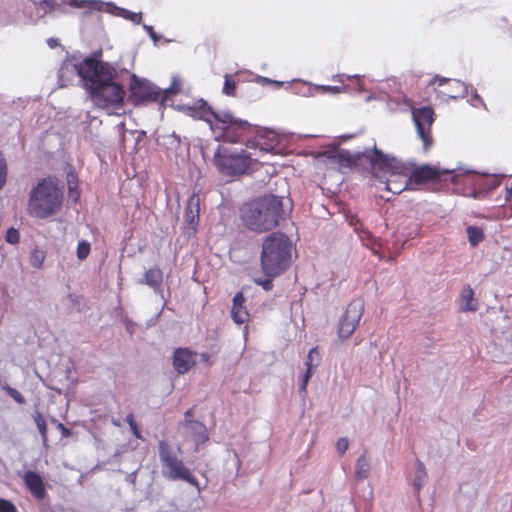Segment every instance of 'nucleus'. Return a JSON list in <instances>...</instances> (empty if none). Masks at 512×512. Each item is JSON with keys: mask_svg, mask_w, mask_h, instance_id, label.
<instances>
[{"mask_svg": "<svg viewBox=\"0 0 512 512\" xmlns=\"http://www.w3.org/2000/svg\"><path fill=\"white\" fill-rule=\"evenodd\" d=\"M73 75L81 77L93 102L99 108H118L123 105L126 92L123 85L114 81L117 73L109 63L86 58L78 65L66 64L59 71L61 86H66L63 83L65 77Z\"/></svg>", "mask_w": 512, "mask_h": 512, "instance_id": "obj_1", "label": "nucleus"}, {"mask_svg": "<svg viewBox=\"0 0 512 512\" xmlns=\"http://www.w3.org/2000/svg\"><path fill=\"white\" fill-rule=\"evenodd\" d=\"M283 215V198L275 195H264L244 204L240 209L243 225L257 233L277 227Z\"/></svg>", "mask_w": 512, "mask_h": 512, "instance_id": "obj_2", "label": "nucleus"}, {"mask_svg": "<svg viewBox=\"0 0 512 512\" xmlns=\"http://www.w3.org/2000/svg\"><path fill=\"white\" fill-rule=\"evenodd\" d=\"M292 242L288 236L280 232H272L264 238L260 255V266L263 274L278 277L291 265Z\"/></svg>", "mask_w": 512, "mask_h": 512, "instance_id": "obj_3", "label": "nucleus"}, {"mask_svg": "<svg viewBox=\"0 0 512 512\" xmlns=\"http://www.w3.org/2000/svg\"><path fill=\"white\" fill-rule=\"evenodd\" d=\"M62 202L63 186L55 178H45L31 190L28 212L33 217L44 219L56 213Z\"/></svg>", "mask_w": 512, "mask_h": 512, "instance_id": "obj_4", "label": "nucleus"}, {"mask_svg": "<svg viewBox=\"0 0 512 512\" xmlns=\"http://www.w3.org/2000/svg\"><path fill=\"white\" fill-rule=\"evenodd\" d=\"M212 163L224 177L236 178L254 171L257 160L243 148L218 145Z\"/></svg>", "mask_w": 512, "mask_h": 512, "instance_id": "obj_5", "label": "nucleus"}, {"mask_svg": "<svg viewBox=\"0 0 512 512\" xmlns=\"http://www.w3.org/2000/svg\"><path fill=\"white\" fill-rule=\"evenodd\" d=\"M373 169L371 171L375 178L388 175L385 181V188L393 194H400L404 190H410L408 179V167L395 157L376 151Z\"/></svg>", "mask_w": 512, "mask_h": 512, "instance_id": "obj_6", "label": "nucleus"}, {"mask_svg": "<svg viewBox=\"0 0 512 512\" xmlns=\"http://www.w3.org/2000/svg\"><path fill=\"white\" fill-rule=\"evenodd\" d=\"M158 454L164 478L170 481H185L195 487L198 492H201L202 488L199 481L179 456L181 454L180 447L175 449L168 441L160 440L158 442Z\"/></svg>", "mask_w": 512, "mask_h": 512, "instance_id": "obj_7", "label": "nucleus"}, {"mask_svg": "<svg viewBox=\"0 0 512 512\" xmlns=\"http://www.w3.org/2000/svg\"><path fill=\"white\" fill-rule=\"evenodd\" d=\"M211 130L217 141L224 143H240L252 133V125L248 121L241 120L231 113L218 112V116Z\"/></svg>", "mask_w": 512, "mask_h": 512, "instance_id": "obj_8", "label": "nucleus"}, {"mask_svg": "<svg viewBox=\"0 0 512 512\" xmlns=\"http://www.w3.org/2000/svg\"><path fill=\"white\" fill-rule=\"evenodd\" d=\"M376 151H380L376 146L373 149H366L363 152L351 154L347 150H338L333 152H325L324 155L329 159V162L334 165L340 172L345 173L347 170L353 168L368 166L372 171Z\"/></svg>", "mask_w": 512, "mask_h": 512, "instance_id": "obj_9", "label": "nucleus"}, {"mask_svg": "<svg viewBox=\"0 0 512 512\" xmlns=\"http://www.w3.org/2000/svg\"><path fill=\"white\" fill-rule=\"evenodd\" d=\"M448 178L452 183H457L458 176L454 173V171L440 169L430 165H422L417 167L411 173L408 170L410 190H417L421 186L428 183H439L446 181Z\"/></svg>", "mask_w": 512, "mask_h": 512, "instance_id": "obj_10", "label": "nucleus"}, {"mask_svg": "<svg viewBox=\"0 0 512 512\" xmlns=\"http://www.w3.org/2000/svg\"><path fill=\"white\" fill-rule=\"evenodd\" d=\"M364 313L361 299H353L346 307L338 325V337L346 340L352 336Z\"/></svg>", "mask_w": 512, "mask_h": 512, "instance_id": "obj_11", "label": "nucleus"}, {"mask_svg": "<svg viewBox=\"0 0 512 512\" xmlns=\"http://www.w3.org/2000/svg\"><path fill=\"white\" fill-rule=\"evenodd\" d=\"M161 98V91L146 80H140L133 75L130 84L129 101L135 106L155 102Z\"/></svg>", "mask_w": 512, "mask_h": 512, "instance_id": "obj_12", "label": "nucleus"}, {"mask_svg": "<svg viewBox=\"0 0 512 512\" xmlns=\"http://www.w3.org/2000/svg\"><path fill=\"white\" fill-rule=\"evenodd\" d=\"M412 117L416 125L417 133L423 141L424 150H428L433 142L431 126L434 122V111L431 107L413 109Z\"/></svg>", "mask_w": 512, "mask_h": 512, "instance_id": "obj_13", "label": "nucleus"}, {"mask_svg": "<svg viewBox=\"0 0 512 512\" xmlns=\"http://www.w3.org/2000/svg\"><path fill=\"white\" fill-rule=\"evenodd\" d=\"M178 109L193 119L206 122L210 128L218 116V112H215L203 99H198L191 105H179Z\"/></svg>", "mask_w": 512, "mask_h": 512, "instance_id": "obj_14", "label": "nucleus"}, {"mask_svg": "<svg viewBox=\"0 0 512 512\" xmlns=\"http://www.w3.org/2000/svg\"><path fill=\"white\" fill-rule=\"evenodd\" d=\"M26 489L38 501L47 496L46 486L41 475L35 471H26L22 476Z\"/></svg>", "mask_w": 512, "mask_h": 512, "instance_id": "obj_15", "label": "nucleus"}, {"mask_svg": "<svg viewBox=\"0 0 512 512\" xmlns=\"http://www.w3.org/2000/svg\"><path fill=\"white\" fill-rule=\"evenodd\" d=\"M200 217V197L198 194L193 193L189 198L185 206L184 220L185 223L192 232H196L199 224Z\"/></svg>", "mask_w": 512, "mask_h": 512, "instance_id": "obj_16", "label": "nucleus"}, {"mask_svg": "<svg viewBox=\"0 0 512 512\" xmlns=\"http://www.w3.org/2000/svg\"><path fill=\"white\" fill-rule=\"evenodd\" d=\"M195 352L188 348H177L173 356V366L178 374L187 373L194 365Z\"/></svg>", "mask_w": 512, "mask_h": 512, "instance_id": "obj_17", "label": "nucleus"}, {"mask_svg": "<svg viewBox=\"0 0 512 512\" xmlns=\"http://www.w3.org/2000/svg\"><path fill=\"white\" fill-rule=\"evenodd\" d=\"M245 297L242 292H237L233 297L231 317L237 324H243L249 320V312L244 306Z\"/></svg>", "mask_w": 512, "mask_h": 512, "instance_id": "obj_18", "label": "nucleus"}, {"mask_svg": "<svg viewBox=\"0 0 512 512\" xmlns=\"http://www.w3.org/2000/svg\"><path fill=\"white\" fill-rule=\"evenodd\" d=\"M435 84H437L438 87L447 86L444 90L438 91L443 97L446 98H456V96L453 94L452 87H461V83L459 81L439 76L432 78L431 81L429 82V85Z\"/></svg>", "mask_w": 512, "mask_h": 512, "instance_id": "obj_19", "label": "nucleus"}, {"mask_svg": "<svg viewBox=\"0 0 512 512\" xmlns=\"http://www.w3.org/2000/svg\"><path fill=\"white\" fill-rule=\"evenodd\" d=\"M141 284H146L154 290L159 289L163 283V272L158 267H152L148 269L143 279L140 281Z\"/></svg>", "mask_w": 512, "mask_h": 512, "instance_id": "obj_20", "label": "nucleus"}, {"mask_svg": "<svg viewBox=\"0 0 512 512\" xmlns=\"http://www.w3.org/2000/svg\"><path fill=\"white\" fill-rule=\"evenodd\" d=\"M460 308L462 311H476L478 308L474 299V291L469 285L464 286L461 291Z\"/></svg>", "mask_w": 512, "mask_h": 512, "instance_id": "obj_21", "label": "nucleus"}, {"mask_svg": "<svg viewBox=\"0 0 512 512\" xmlns=\"http://www.w3.org/2000/svg\"><path fill=\"white\" fill-rule=\"evenodd\" d=\"M370 472V463L367 460L365 455L360 456L357 459L355 466V477L358 480L366 479L369 476Z\"/></svg>", "mask_w": 512, "mask_h": 512, "instance_id": "obj_22", "label": "nucleus"}, {"mask_svg": "<svg viewBox=\"0 0 512 512\" xmlns=\"http://www.w3.org/2000/svg\"><path fill=\"white\" fill-rule=\"evenodd\" d=\"M192 416H193V409L187 410L185 412V421L193 423V421L191 420ZM194 425L196 427H198L199 430H200V432L198 433L197 437L195 438V441L197 443H205V442H207L209 437H208V434H207L205 426L202 423L197 422V421L194 422Z\"/></svg>", "mask_w": 512, "mask_h": 512, "instance_id": "obj_23", "label": "nucleus"}, {"mask_svg": "<svg viewBox=\"0 0 512 512\" xmlns=\"http://www.w3.org/2000/svg\"><path fill=\"white\" fill-rule=\"evenodd\" d=\"M69 5L75 8H86L88 10L100 11L103 3L96 0H69Z\"/></svg>", "mask_w": 512, "mask_h": 512, "instance_id": "obj_24", "label": "nucleus"}, {"mask_svg": "<svg viewBox=\"0 0 512 512\" xmlns=\"http://www.w3.org/2000/svg\"><path fill=\"white\" fill-rule=\"evenodd\" d=\"M466 232L469 243L473 247L477 246L484 239L483 230L479 227L469 226Z\"/></svg>", "mask_w": 512, "mask_h": 512, "instance_id": "obj_25", "label": "nucleus"}, {"mask_svg": "<svg viewBox=\"0 0 512 512\" xmlns=\"http://www.w3.org/2000/svg\"><path fill=\"white\" fill-rule=\"evenodd\" d=\"M182 80L180 77H173L170 86L161 92V101L164 102L170 94L180 93L182 90Z\"/></svg>", "mask_w": 512, "mask_h": 512, "instance_id": "obj_26", "label": "nucleus"}, {"mask_svg": "<svg viewBox=\"0 0 512 512\" xmlns=\"http://www.w3.org/2000/svg\"><path fill=\"white\" fill-rule=\"evenodd\" d=\"M426 479H427V472L425 470V466L421 461H418L415 480H414V486L417 491H419L421 489V487L423 486Z\"/></svg>", "mask_w": 512, "mask_h": 512, "instance_id": "obj_27", "label": "nucleus"}, {"mask_svg": "<svg viewBox=\"0 0 512 512\" xmlns=\"http://www.w3.org/2000/svg\"><path fill=\"white\" fill-rule=\"evenodd\" d=\"M34 421H35V424L41 434L43 442L46 443L48 440V436H47V425H46V421H45L44 417L42 416L41 413L37 412L34 415Z\"/></svg>", "mask_w": 512, "mask_h": 512, "instance_id": "obj_28", "label": "nucleus"}, {"mask_svg": "<svg viewBox=\"0 0 512 512\" xmlns=\"http://www.w3.org/2000/svg\"><path fill=\"white\" fill-rule=\"evenodd\" d=\"M222 91L227 96L233 97L236 95V82L229 74L224 76V85Z\"/></svg>", "mask_w": 512, "mask_h": 512, "instance_id": "obj_29", "label": "nucleus"}, {"mask_svg": "<svg viewBox=\"0 0 512 512\" xmlns=\"http://www.w3.org/2000/svg\"><path fill=\"white\" fill-rule=\"evenodd\" d=\"M121 17H123L126 20L132 21L135 24H140L142 21V14L141 13H135L131 12L127 9H119V14Z\"/></svg>", "mask_w": 512, "mask_h": 512, "instance_id": "obj_30", "label": "nucleus"}, {"mask_svg": "<svg viewBox=\"0 0 512 512\" xmlns=\"http://www.w3.org/2000/svg\"><path fill=\"white\" fill-rule=\"evenodd\" d=\"M3 390L18 404H24L25 398L24 396L15 388L10 387L9 385H4Z\"/></svg>", "mask_w": 512, "mask_h": 512, "instance_id": "obj_31", "label": "nucleus"}, {"mask_svg": "<svg viewBox=\"0 0 512 512\" xmlns=\"http://www.w3.org/2000/svg\"><path fill=\"white\" fill-rule=\"evenodd\" d=\"M45 255L40 250H34L30 256V263L35 268H41Z\"/></svg>", "mask_w": 512, "mask_h": 512, "instance_id": "obj_32", "label": "nucleus"}, {"mask_svg": "<svg viewBox=\"0 0 512 512\" xmlns=\"http://www.w3.org/2000/svg\"><path fill=\"white\" fill-rule=\"evenodd\" d=\"M90 253V244L87 241H80L77 246V257L84 260Z\"/></svg>", "mask_w": 512, "mask_h": 512, "instance_id": "obj_33", "label": "nucleus"}, {"mask_svg": "<svg viewBox=\"0 0 512 512\" xmlns=\"http://www.w3.org/2000/svg\"><path fill=\"white\" fill-rule=\"evenodd\" d=\"M6 178H7V163H6V160H5L4 156L2 155V153H0V190L5 185Z\"/></svg>", "mask_w": 512, "mask_h": 512, "instance_id": "obj_34", "label": "nucleus"}, {"mask_svg": "<svg viewBox=\"0 0 512 512\" xmlns=\"http://www.w3.org/2000/svg\"><path fill=\"white\" fill-rule=\"evenodd\" d=\"M314 361H319V353L316 347L312 348L307 355V360L305 362L306 369L312 370Z\"/></svg>", "mask_w": 512, "mask_h": 512, "instance_id": "obj_35", "label": "nucleus"}, {"mask_svg": "<svg viewBox=\"0 0 512 512\" xmlns=\"http://www.w3.org/2000/svg\"><path fill=\"white\" fill-rule=\"evenodd\" d=\"M0 512H18V510L10 500L0 498Z\"/></svg>", "mask_w": 512, "mask_h": 512, "instance_id": "obj_36", "label": "nucleus"}, {"mask_svg": "<svg viewBox=\"0 0 512 512\" xmlns=\"http://www.w3.org/2000/svg\"><path fill=\"white\" fill-rule=\"evenodd\" d=\"M275 277H268L264 279H255V283L261 286L265 291H270L273 288V279Z\"/></svg>", "mask_w": 512, "mask_h": 512, "instance_id": "obj_37", "label": "nucleus"}, {"mask_svg": "<svg viewBox=\"0 0 512 512\" xmlns=\"http://www.w3.org/2000/svg\"><path fill=\"white\" fill-rule=\"evenodd\" d=\"M349 446L348 439L346 437H341L336 442V450L340 456L344 455Z\"/></svg>", "mask_w": 512, "mask_h": 512, "instance_id": "obj_38", "label": "nucleus"}, {"mask_svg": "<svg viewBox=\"0 0 512 512\" xmlns=\"http://www.w3.org/2000/svg\"><path fill=\"white\" fill-rule=\"evenodd\" d=\"M312 374H313V371L311 369H306V372L303 374L301 383L299 385V391L301 393H306L308 381L311 378Z\"/></svg>", "mask_w": 512, "mask_h": 512, "instance_id": "obj_39", "label": "nucleus"}, {"mask_svg": "<svg viewBox=\"0 0 512 512\" xmlns=\"http://www.w3.org/2000/svg\"><path fill=\"white\" fill-rule=\"evenodd\" d=\"M6 241L10 244H17L19 242V232L15 228L8 229L6 233Z\"/></svg>", "mask_w": 512, "mask_h": 512, "instance_id": "obj_40", "label": "nucleus"}, {"mask_svg": "<svg viewBox=\"0 0 512 512\" xmlns=\"http://www.w3.org/2000/svg\"><path fill=\"white\" fill-rule=\"evenodd\" d=\"M40 5L45 12H51L55 10L57 3L56 0H40Z\"/></svg>", "mask_w": 512, "mask_h": 512, "instance_id": "obj_41", "label": "nucleus"}, {"mask_svg": "<svg viewBox=\"0 0 512 512\" xmlns=\"http://www.w3.org/2000/svg\"><path fill=\"white\" fill-rule=\"evenodd\" d=\"M322 89L326 92L333 94L341 93L346 91V86H323Z\"/></svg>", "mask_w": 512, "mask_h": 512, "instance_id": "obj_42", "label": "nucleus"}, {"mask_svg": "<svg viewBox=\"0 0 512 512\" xmlns=\"http://www.w3.org/2000/svg\"><path fill=\"white\" fill-rule=\"evenodd\" d=\"M126 422L128 423L130 429L132 430L133 428L136 429V426H137V423L135 421V418H134V415L132 413L128 414L126 416Z\"/></svg>", "mask_w": 512, "mask_h": 512, "instance_id": "obj_43", "label": "nucleus"}, {"mask_svg": "<svg viewBox=\"0 0 512 512\" xmlns=\"http://www.w3.org/2000/svg\"><path fill=\"white\" fill-rule=\"evenodd\" d=\"M58 429L61 431L63 437H69L71 435L70 429H68L64 424L59 423Z\"/></svg>", "mask_w": 512, "mask_h": 512, "instance_id": "obj_44", "label": "nucleus"}, {"mask_svg": "<svg viewBox=\"0 0 512 512\" xmlns=\"http://www.w3.org/2000/svg\"><path fill=\"white\" fill-rule=\"evenodd\" d=\"M348 79L354 81L357 84L358 90H363L362 81L359 77L353 76V77H348Z\"/></svg>", "mask_w": 512, "mask_h": 512, "instance_id": "obj_45", "label": "nucleus"}, {"mask_svg": "<svg viewBox=\"0 0 512 512\" xmlns=\"http://www.w3.org/2000/svg\"><path fill=\"white\" fill-rule=\"evenodd\" d=\"M200 358H201V361L206 363V364H211L212 362L210 361V355L208 353H201L200 354Z\"/></svg>", "mask_w": 512, "mask_h": 512, "instance_id": "obj_46", "label": "nucleus"}, {"mask_svg": "<svg viewBox=\"0 0 512 512\" xmlns=\"http://www.w3.org/2000/svg\"><path fill=\"white\" fill-rule=\"evenodd\" d=\"M131 431L136 438L141 439L142 436L138 426H136V429L133 428Z\"/></svg>", "mask_w": 512, "mask_h": 512, "instance_id": "obj_47", "label": "nucleus"}, {"mask_svg": "<svg viewBox=\"0 0 512 512\" xmlns=\"http://www.w3.org/2000/svg\"><path fill=\"white\" fill-rule=\"evenodd\" d=\"M145 30L150 34L151 37L155 38L154 30L152 26L144 25Z\"/></svg>", "mask_w": 512, "mask_h": 512, "instance_id": "obj_48", "label": "nucleus"}, {"mask_svg": "<svg viewBox=\"0 0 512 512\" xmlns=\"http://www.w3.org/2000/svg\"><path fill=\"white\" fill-rule=\"evenodd\" d=\"M512 198V187H506L505 199L510 200Z\"/></svg>", "mask_w": 512, "mask_h": 512, "instance_id": "obj_49", "label": "nucleus"}, {"mask_svg": "<svg viewBox=\"0 0 512 512\" xmlns=\"http://www.w3.org/2000/svg\"><path fill=\"white\" fill-rule=\"evenodd\" d=\"M365 234L367 235V238L369 240H371V242H374V240H372L371 234L369 232H365Z\"/></svg>", "mask_w": 512, "mask_h": 512, "instance_id": "obj_50", "label": "nucleus"}, {"mask_svg": "<svg viewBox=\"0 0 512 512\" xmlns=\"http://www.w3.org/2000/svg\"><path fill=\"white\" fill-rule=\"evenodd\" d=\"M54 42H55V41H54L53 39H50V40H49V46L53 47V45H52V44H54Z\"/></svg>", "mask_w": 512, "mask_h": 512, "instance_id": "obj_51", "label": "nucleus"}, {"mask_svg": "<svg viewBox=\"0 0 512 512\" xmlns=\"http://www.w3.org/2000/svg\"><path fill=\"white\" fill-rule=\"evenodd\" d=\"M54 42H55V41H54L53 39H50V40H49V46L53 47V45H52V44H54Z\"/></svg>", "mask_w": 512, "mask_h": 512, "instance_id": "obj_52", "label": "nucleus"}, {"mask_svg": "<svg viewBox=\"0 0 512 512\" xmlns=\"http://www.w3.org/2000/svg\"><path fill=\"white\" fill-rule=\"evenodd\" d=\"M264 80H265L266 82H271L268 78H264Z\"/></svg>", "mask_w": 512, "mask_h": 512, "instance_id": "obj_53", "label": "nucleus"}]
</instances>
